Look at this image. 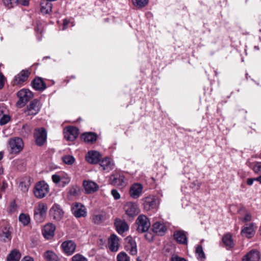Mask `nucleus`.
<instances>
[{"label":"nucleus","mask_w":261,"mask_h":261,"mask_svg":"<svg viewBox=\"0 0 261 261\" xmlns=\"http://www.w3.org/2000/svg\"><path fill=\"white\" fill-rule=\"evenodd\" d=\"M41 108V103L39 100L34 99L25 108L24 113L27 116H34L40 111Z\"/></svg>","instance_id":"1"},{"label":"nucleus","mask_w":261,"mask_h":261,"mask_svg":"<svg viewBox=\"0 0 261 261\" xmlns=\"http://www.w3.org/2000/svg\"><path fill=\"white\" fill-rule=\"evenodd\" d=\"M19 99L16 102V106L22 108L33 97V93L28 89H22L17 93Z\"/></svg>","instance_id":"2"},{"label":"nucleus","mask_w":261,"mask_h":261,"mask_svg":"<svg viewBox=\"0 0 261 261\" xmlns=\"http://www.w3.org/2000/svg\"><path fill=\"white\" fill-rule=\"evenodd\" d=\"M48 192L49 186L44 181H39L36 184L34 189V194L37 198H44Z\"/></svg>","instance_id":"3"},{"label":"nucleus","mask_w":261,"mask_h":261,"mask_svg":"<svg viewBox=\"0 0 261 261\" xmlns=\"http://www.w3.org/2000/svg\"><path fill=\"white\" fill-rule=\"evenodd\" d=\"M136 224L137 225V230L139 232L147 231L151 225L149 220L144 215L138 216L136 221Z\"/></svg>","instance_id":"4"},{"label":"nucleus","mask_w":261,"mask_h":261,"mask_svg":"<svg viewBox=\"0 0 261 261\" xmlns=\"http://www.w3.org/2000/svg\"><path fill=\"white\" fill-rule=\"evenodd\" d=\"M47 211V204L44 203H40L34 210L35 218L36 220L38 222L43 221L46 217Z\"/></svg>","instance_id":"5"},{"label":"nucleus","mask_w":261,"mask_h":261,"mask_svg":"<svg viewBox=\"0 0 261 261\" xmlns=\"http://www.w3.org/2000/svg\"><path fill=\"white\" fill-rule=\"evenodd\" d=\"M34 137L37 145H43L46 142L47 138V133L45 129L43 127L36 128Z\"/></svg>","instance_id":"6"},{"label":"nucleus","mask_w":261,"mask_h":261,"mask_svg":"<svg viewBox=\"0 0 261 261\" xmlns=\"http://www.w3.org/2000/svg\"><path fill=\"white\" fill-rule=\"evenodd\" d=\"M124 176L120 173H115L110 176L109 183L115 187H123L126 185Z\"/></svg>","instance_id":"7"},{"label":"nucleus","mask_w":261,"mask_h":261,"mask_svg":"<svg viewBox=\"0 0 261 261\" xmlns=\"http://www.w3.org/2000/svg\"><path fill=\"white\" fill-rule=\"evenodd\" d=\"M9 146L12 153H17L22 149L23 143L21 138H11L9 141Z\"/></svg>","instance_id":"8"},{"label":"nucleus","mask_w":261,"mask_h":261,"mask_svg":"<svg viewBox=\"0 0 261 261\" xmlns=\"http://www.w3.org/2000/svg\"><path fill=\"white\" fill-rule=\"evenodd\" d=\"M71 211L74 216L76 218L85 217L87 216L86 208L81 203H73L72 205Z\"/></svg>","instance_id":"9"},{"label":"nucleus","mask_w":261,"mask_h":261,"mask_svg":"<svg viewBox=\"0 0 261 261\" xmlns=\"http://www.w3.org/2000/svg\"><path fill=\"white\" fill-rule=\"evenodd\" d=\"M125 214L129 217H134L139 213L138 205L135 202H128L124 205Z\"/></svg>","instance_id":"10"},{"label":"nucleus","mask_w":261,"mask_h":261,"mask_svg":"<svg viewBox=\"0 0 261 261\" xmlns=\"http://www.w3.org/2000/svg\"><path fill=\"white\" fill-rule=\"evenodd\" d=\"M125 249L132 255H136L137 254L136 242L130 236L127 237L125 239Z\"/></svg>","instance_id":"11"},{"label":"nucleus","mask_w":261,"mask_h":261,"mask_svg":"<svg viewBox=\"0 0 261 261\" xmlns=\"http://www.w3.org/2000/svg\"><path fill=\"white\" fill-rule=\"evenodd\" d=\"M64 211L58 204H54L49 210L50 217L56 221L61 220L64 216Z\"/></svg>","instance_id":"12"},{"label":"nucleus","mask_w":261,"mask_h":261,"mask_svg":"<svg viewBox=\"0 0 261 261\" xmlns=\"http://www.w3.org/2000/svg\"><path fill=\"white\" fill-rule=\"evenodd\" d=\"M64 138L68 141H73L79 136V129L74 126L67 127L64 130Z\"/></svg>","instance_id":"13"},{"label":"nucleus","mask_w":261,"mask_h":261,"mask_svg":"<svg viewBox=\"0 0 261 261\" xmlns=\"http://www.w3.org/2000/svg\"><path fill=\"white\" fill-rule=\"evenodd\" d=\"M31 70L29 69L22 70L16 75H15L13 80L14 85H21L28 80L29 75L31 74Z\"/></svg>","instance_id":"14"},{"label":"nucleus","mask_w":261,"mask_h":261,"mask_svg":"<svg viewBox=\"0 0 261 261\" xmlns=\"http://www.w3.org/2000/svg\"><path fill=\"white\" fill-rule=\"evenodd\" d=\"M255 227L254 223H251L245 225L242 228L241 234L248 239L252 238L255 234Z\"/></svg>","instance_id":"15"},{"label":"nucleus","mask_w":261,"mask_h":261,"mask_svg":"<svg viewBox=\"0 0 261 261\" xmlns=\"http://www.w3.org/2000/svg\"><path fill=\"white\" fill-rule=\"evenodd\" d=\"M61 247L66 255H71L75 252L76 245L73 241L69 240L63 242Z\"/></svg>","instance_id":"16"},{"label":"nucleus","mask_w":261,"mask_h":261,"mask_svg":"<svg viewBox=\"0 0 261 261\" xmlns=\"http://www.w3.org/2000/svg\"><path fill=\"white\" fill-rule=\"evenodd\" d=\"M101 158V154L98 151L95 150L88 151L86 155V161L91 164H96L99 163Z\"/></svg>","instance_id":"17"},{"label":"nucleus","mask_w":261,"mask_h":261,"mask_svg":"<svg viewBox=\"0 0 261 261\" xmlns=\"http://www.w3.org/2000/svg\"><path fill=\"white\" fill-rule=\"evenodd\" d=\"M143 191V186L141 184L136 183L130 188L129 194L132 198L137 199L141 195Z\"/></svg>","instance_id":"18"},{"label":"nucleus","mask_w":261,"mask_h":261,"mask_svg":"<svg viewBox=\"0 0 261 261\" xmlns=\"http://www.w3.org/2000/svg\"><path fill=\"white\" fill-rule=\"evenodd\" d=\"M107 219L105 212L101 211L94 213L92 216V222L95 224L100 225Z\"/></svg>","instance_id":"19"},{"label":"nucleus","mask_w":261,"mask_h":261,"mask_svg":"<svg viewBox=\"0 0 261 261\" xmlns=\"http://www.w3.org/2000/svg\"><path fill=\"white\" fill-rule=\"evenodd\" d=\"M144 208L146 211L155 208L157 206V201L153 196H149L144 199Z\"/></svg>","instance_id":"20"},{"label":"nucleus","mask_w":261,"mask_h":261,"mask_svg":"<svg viewBox=\"0 0 261 261\" xmlns=\"http://www.w3.org/2000/svg\"><path fill=\"white\" fill-rule=\"evenodd\" d=\"M119 238L115 234L110 236L108 239V245L110 250L113 252H116L118 250L119 244Z\"/></svg>","instance_id":"21"},{"label":"nucleus","mask_w":261,"mask_h":261,"mask_svg":"<svg viewBox=\"0 0 261 261\" xmlns=\"http://www.w3.org/2000/svg\"><path fill=\"white\" fill-rule=\"evenodd\" d=\"M116 229L118 233L122 234L128 230L129 227L127 223L123 220L116 219L114 222Z\"/></svg>","instance_id":"22"},{"label":"nucleus","mask_w":261,"mask_h":261,"mask_svg":"<svg viewBox=\"0 0 261 261\" xmlns=\"http://www.w3.org/2000/svg\"><path fill=\"white\" fill-rule=\"evenodd\" d=\"M83 186L86 193L87 194L94 193L97 191L99 188L98 185L96 182L90 180H84Z\"/></svg>","instance_id":"23"},{"label":"nucleus","mask_w":261,"mask_h":261,"mask_svg":"<svg viewBox=\"0 0 261 261\" xmlns=\"http://www.w3.org/2000/svg\"><path fill=\"white\" fill-rule=\"evenodd\" d=\"M99 165L102 170L109 172L114 167L113 161L109 158H105L99 161Z\"/></svg>","instance_id":"24"},{"label":"nucleus","mask_w":261,"mask_h":261,"mask_svg":"<svg viewBox=\"0 0 261 261\" xmlns=\"http://www.w3.org/2000/svg\"><path fill=\"white\" fill-rule=\"evenodd\" d=\"M260 254L258 251L252 249L247 253L242 258V261H259Z\"/></svg>","instance_id":"25"},{"label":"nucleus","mask_w":261,"mask_h":261,"mask_svg":"<svg viewBox=\"0 0 261 261\" xmlns=\"http://www.w3.org/2000/svg\"><path fill=\"white\" fill-rule=\"evenodd\" d=\"M30 0H3L4 5L8 9L13 8L17 4L28 6Z\"/></svg>","instance_id":"26"},{"label":"nucleus","mask_w":261,"mask_h":261,"mask_svg":"<svg viewBox=\"0 0 261 261\" xmlns=\"http://www.w3.org/2000/svg\"><path fill=\"white\" fill-rule=\"evenodd\" d=\"M55 229L56 227L54 224H47L44 226L42 234L46 239H50L54 236Z\"/></svg>","instance_id":"27"},{"label":"nucleus","mask_w":261,"mask_h":261,"mask_svg":"<svg viewBox=\"0 0 261 261\" xmlns=\"http://www.w3.org/2000/svg\"><path fill=\"white\" fill-rule=\"evenodd\" d=\"M10 225L6 224L0 232V240L5 242L10 241L11 240V233L10 231Z\"/></svg>","instance_id":"28"},{"label":"nucleus","mask_w":261,"mask_h":261,"mask_svg":"<svg viewBox=\"0 0 261 261\" xmlns=\"http://www.w3.org/2000/svg\"><path fill=\"white\" fill-rule=\"evenodd\" d=\"M174 237L176 241L181 244L187 245L188 238L186 233L182 230L176 231L174 233Z\"/></svg>","instance_id":"29"},{"label":"nucleus","mask_w":261,"mask_h":261,"mask_svg":"<svg viewBox=\"0 0 261 261\" xmlns=\"http://www.w3.org/2000/svg\"><path fill=\"white\" fill-rule=\"evenodd\" d=\"M152 230L159 236H163L167 230V228L164 223L156 222L152 225Z\"/></svg>","instance_id":"30"},{"label":"nucleus","mask_w":261,"mask_h":261,"mask_svg":"<svg viewBox=\"0 0 261 261\" xmlns=\"http://www.w3.org/2000/svg\"><path fill=\"white\" fill-rule=\"evenodd\" d=\"M32 85L36 90L43 91L46 88L45 83L40 77L35 79L32 82Z\"/></svg>","instance_id":"31"},{"label":"nucleus","mask_w":261,"mask_h":261,"mask_svg":"<svg viewBox=\"0 0 261 261\" xmlns=\"http://www.w3.org/2000/svg\"><path fill=\"white\" fill-rule=\"evenodd\" d=\"M52 9V4L50 1L43 0L40 4V11L42 13L46 14L51 12Z\"/></svg>","instance_id":"32"},{"label":"nucleus","mask_w":261,"mask_h":261,"mask_svg":"<svg viewBox=\"0 0 261 261\" xmlns=\"http://www.w3.org/2000/svg\"><path fill=\"white\" fill-rule=\"evenodd\" d=\"M82 139L88 143H93L97 139V136L93 133H85L82 136Z\"/></svg>","instance_id":"33"},{"label":"nucleus","mask_w":261,"mask_h":261,"mask_svg":"<svg viewBox=\"0 0 261 261\" xmlns=\"http://www.w3.org/2000/svg\"><path fill=\"white\" fill-rule=\"evenodd\" d=\"M222 241L227 249L231 248L234 246L232 236L230 233L224 235L222 238Z\"/></svg>","instance_id":"34"},{"label":"nucleus","mask_w":261,"mask_h":261,"mask_svg":"<svg viewBox=\"0 0 261 261\" xmlns=\"http://www.w3.org/2000/svg\"><path fill=\"white\" fill-rule=\"evenodd\" d=\"M21 257V254L17 249L13 250L8 255L7 261H19Z\"/></svg>","instance_id":"35"},{"label":"nucleus","mask_w":261,"mask_h":261,"mask_svg":"<svg viewBox=\"0 0 261 261\" xmlns=\"http://www.w3.org/2000/svg\"><path fill=\"white\" fill-rule=\"evenodd\" d=\"M44 258L46 261H58L57 255L52 251H47L45 252Z\"/></svg>","instance_id":"36"},{"label":"nucleus","mask_w":261,"mask_h":261,"mask_svg":"<svg viewBox=\"0 0 261 261\" xmlns=\"http://www.w3.org/2000/svg\"><path fill=\"white\" fill-rule=\"evenodd\" d=\"M133 5L138 8L145 7L148 3V0H132Z\"/></svg>","instance_id":"37"},{"label":"nucleus","mask_w":261,"mask_h":261,"mask_svg":"<svg viewBox=\"0 0 261 261\" xmlns=\"http://www.w3.org/2000/svg\"><path fill=\"white\" fill-rule=\"evenodd\" d=\"M19 220L24 226H26L30 223V218L27 214H21L19 216Z\"/></svg>","instance_id":"38"},{"label":"nucleus","mask_w":261,"mask_h":261,"mask_svg":"<svg viewBox=\"0 0 261 261\" xmlns=\"http://www.w3.org/2000/svg\"><path fill=\"white\" fill-rule=\"evenodd\" d=\"M31 126L25 124L22 126L21 133L23 137H27L31 134Z\"/></svg>","instance_id":"39"},{"label":"nucleus","mask_w":261,"mask_h":261,"mask_svg":"<svg viewBox=\"0 0 261 261\" xmlns=\"http://www.w3.org/2000/svg\"><path fill=\"white\" fill-rule=\"evenodd\" d=\"M196 253L198 255V259L203 260L205 259V254L201 245L197 246L196 249Z\"/></svg>","instance_id":"40"},{"label":"nucleus","mask_w":261,"mask_h":261,"mask_svg":"<svg viewBox=\"0 0 261 261\" xmlns=\"http://www.w3.org/2000/svg\"><path fill=\"white\" fill-rule=\"evenodd\" d=\"M63 162L67 165H72L75 161V159L72 155H67L62 157Z\"/></svg>","instance_id":"41"},{"label":"nucleus","mask_w":261,"mask_h":261,"mask_svg":"<svg viewBox=\"0 0 261 261\" xmlns=\"http://www.w3.org/2000/svg\"><path fill=\"white\" fill-rule=\"evenodd\" d=\"M117 261H129V257L125 252H121L117 256Z\"/></svg>","instance_id":"42"},{"label":"nucleus","mask_w":261,"mask_h":261,"mask_svg":"<svg viewBox=\"0 0 261 261\" xmlns=\"http://www.w3.org/2000/svg\"><path fill=\"white\" fill-rule=\"evenodd\" d=\"M11 119L10 116L6 114H4L0 118V125H4L7 124Z\"/></svg>","instance_id":"43"},{"label":"nucleus","mask_w":261,"mask_h":261,"mask_svg":"<svg viewBox=\"0 0 261 261\" xmlns=\"http://www.w3.org/2000/svg\"><path fill=\"white\" fill-rule=\"evenodd\" d=\"M30 187V184L25 181H21L19 185V188L23 192H26L28 191Z\"/></svg>","instance_id":"44"},{"label":"nucleus","mask_w":261,"mask_h":261,"mask_svg":"<svg viewBox=\"0 0 261 261\" xmlns=\"http://www.w3.org/2000/svg\"><path fill=\"white\" fill-rule=\"evenodd\" d=\"M71 260L72 261H88L87 258L79 253L73 256Z\"/></svg>","instance_id":"45"},{"label":"nucleus","mask_w":261,"mask_h":261,"mask_svg":"<svg viewBox=\"0 0 261 261\" xmlns=\"http://www.w3.org/2000/svg\"><path fill=\"white\" fill-rule=\"evenodd\" d=\"M80 191V188L77 186H73L69 191V194L71 196H76Z\"/></svg>","instance_id":"46"},{"label":"nucleus","mask_w":261,"mask_h":261,"mask_svg":"<svg viewBox=\"0 0 261 261\" xmlns=\"http://www.w3.org/2000/svg\"><path fill=\"white\" fill-rule=\"evenodd\" d=\"M252 170L255 173H258L261 171V162H255L252 167Z\"/></svg>","instance_id":"47"},{"label":"nucleus","mask_w":261,"mask_h":261,"mask_svg":"<svg viewBox=\"0 0 261 261\" xmlns=\"http://www.w3.org/2000/svg\"><path fill=\"white\" fill-rule=\"evenodd\" d=\"M111 194L115 198V199L117 200L120 199V195L117 190L115 189H113L111 191Z\"/></svg>","instance_id":"48"},{"label":"nucleus","mask_w":261,"mask_h":261,"mask_svg":"<svg viewBox=\"0 0 261 261\" xmlns=\"http://www.w3.org/2000/svg\"><path fill=\"white\" fill-rule=\"evenodd\" d=\"M53 181L56 183H58L60 180H61V176L58 174H54L51 177Z\"/></svg>","instance_id":"49"},{"label":"nucleus","mask_w":261,"mask_h":261,"mask_svg":"<svg viewBox=\"0 0 261 261\" xmlns=\"http://www.w3.org/2000/svg\"><path fill=\"white\" fill-rule=\"evenodd\" d=\"M17 206L16 204L14 202H13L11 203V204L10 205L9 211L11 213H13V212H15V211L17 210Z\"/></svg>","instance_id":"50"},{"label":"nucleus","mask_w":261,"mask_h":261,"mask_svg":"<svg viewBox=\"0 0 261 261\" xmlns=\"http://www.w3.org/2000/svg\"><path fill=\"white\" fill-rule=\"evenodd\" d=\"M252 217L250 214L247 213L245 215V217L243 219V222H247L251 220Z\"/></svg>","instance_id":"51"},{"label":"nucleus","mask_w":261,"mask_h":261,"mask_svg":"<svg viewBox=\"0 0 261 261\" xmlns=\"http://www.w3.org/2000/svg\"><path fill=\"white\" fill-rule=\"evenodd\" d=\"M171 261H187L184 258L180 257L177 255L171 258Z\"/></svg>","instance_id":"52"},{"label":"nucleus","mask_w":261,"mask_h":261,"mask_svg":"<svg viewBox=\"0 0 261 261\" xmlns=\"http://www.w3.org/2000/svg\"><path fill=\"white\" fill-rule=\"evenodd\" d=\"M4 85V77L0 73V89H2Z\"/></svg>","instance_id":"53"},{"label":"nucleus","mask_w":261,"mask_h":261,"mask_svg":"<svg viewBox=\"0 0 261 261\" xmlns=\"http://www.w3.org/2000/svg\"><path fill=\"white\" fill-rule=\"evenodd\" d=\"M192 185L196 187V189L198 190L201 186V182H200L198 180H196L192 182Z\"/></svg>","instance_id":"54"},{"label":"nucleus","mask_w":261,"mask_h":261,"mask_svg":"<svg viewBox=\"0 0 261 261\" xmlns=\"http://www.w3.org/2000/svg\"><path fill=\"white\" fill-rule=\"evenodd\" d=\"M254 181H255V178H249L247 179V184L249 186H251L253 184Z\"/></svg>","instance_id":"55"},{"label":"nucleus","mask_w":261,"mask_h":261,"mask_svg":"<svg viewBox=\"0 0 261 261\" xmlns=\"http://www.w3.org/2000/svg\"><path fill=\"white\" fill-rule=\"evenodd\" d=\"M7 110L4 107H0V117L2 116L4 114H6L5 112Z\"/></svg>","instance_id":"56"},{"label":"nucleus","mask_w":261,"mask_h":261,"mask_svg":"<svg viewBox=\"0 0 261 261\" xmlns=\"http://www.w3.org/2000/svg\"><path fill=\"white\" fill-rule=\"evenodd\" d=\"M69 23V21L67 19H64L63 20V29L65 30L66 28V27L68 25Z\"/></svg>","instance_id":"57"},{"label":"nucleus","mask_w":261,"mask_h":261,"mask_svg":"<svg viewBox=\"0 0 261 261\" xmlns=\"http://www.w3.org/2000/svg\"><path fill=\"white\" fill-rule=\"evenodd\" d=\"M22 261H34V259L32 257L25 256L22 259Z\"/></svg>","instance_id":"58"},{"label":"nucleus","mask_w":261,"mask_h":261,"mask_svg":"<svg viewBox=\"0 0 261 261\" xmlns=\"http://www.w3.org/2000/svg\"><path fill=\"white\" fill-rule=\"evenodd\" d=\"M255 181L259 182L261 184V175L255 178Z\"/></svg>","instance_id":"59"},{"label":"nucleus","mask_w":261,"mask_h":261,"mask_svg":"<svg viewBox=\"0 0 261 261\" xmlns=\"http://www.w3.org/2000/svg\"><path fill=\"white\" fill-rule=\"evenodd\" d=\"M70 181V179L68 177H67V178H65V180L64 181H63L65 184H67Z\"/></svg>","instance_id":"60"},{"label":"nucleus","mask_w":261,"mask_h":261,"mask_svg":"<svg viewBox=\"0 0 261 261\" xmlns=\"http://www.w3.org/2000/svg\"><path fill=\"white\" fill-rule=\"evenodd\" d=\"M3 155L4 153L3 152H0V160H1L3 159Z\"/></svg>","instance_id":"61"},{"label":"nucleus","mask_w":261,"mask_h":261,"mask_svg":"<svg viewBox=\"0 0 261 261\" xmlns=\"http://www.w3.org/2000/svg\"><path fill=\"white\" fill-rule=\"evenodd\" d=\"M37 32H40V33H41V30H40L39 28V24H37Z\"/></svg>","instance_id":"62"},{"label":"nucleus","mask_w":261,"mask_h":261,"mask_svg":"<svg viewBox=\"0 0 261 261\" xmlns=\"http://www.w3.org/2000/svg\"><path fill=\"white\" fill-rule=\"evenodd\" d=\"M148 235H149V236H150L151 237V238H152V237H151V234L150 233H146V234H145V237H146V238L147 239H148V240H149V239H148V238H147V236H148Z\"/></svg>","instance_id":"63"},{"label":"nucleus","mask_w":261,"mask_h":261,"mask_svg":"<svg viewBox=\"0 0 261 261\" xmlns=\"http://www.w3.org/2000/svg\"><path fill=\"white\" fill-rule=\"evenodd\" d=\"M3 172V169L0 168V175L2 174Z\"/></svg>","instance_id":"64"}]
</instances>
